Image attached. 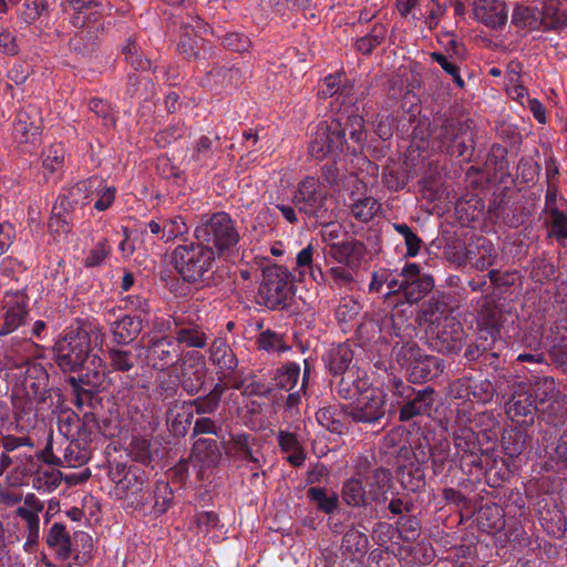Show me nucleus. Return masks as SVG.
I'll return each instance as SVG.
<instances>
[{"instance_id": "obj_41", "label": "nucleus", "mask_w": 567, "mask_h": 567, "mask_svg": "<svg viewBox=\"0 0 567 567\" xmlns=\"http://www.w3.org/2000/svg\"><path fill=\"white\" fill-rule=\"evenodd\" d=\"M143 473L138 470L128 468L121 480H116L112 473V481L116 484V493L122 498H127L130 495L141 493L144 487Z\"/></svg>"}, {"instance_id": "obj_9", "label": "nucleus", "mask_w": 567, "mask_h": 567, "mask_svg": "<svg viewBox=\"0 0 567 567\" xmlns=\"http://www.w3.org/2000/svg\"><path fill=\"white\" fill-rule=\"evenodd\" d=\"M53 360L63 372L83 367L91 352V337L82 329L66 332L53 346Z\"/></svg>"}, {"instance_id": "obj_39", "label": "nucleus", "mask_w": 567, "mask_h": 567, "mask_svg": "<svg viewBox=\"0 0 567 567\" xmlns=\"http://www.w3.org/2000/svg\"><path fill=\"white\" fill-rule=\"evenodd\" d=\"M547 405L538 410L539 417L553 425L564 424L567 420V396L561 393L546 402Z\"/></svg>"}, {"instance_id": "obj_62", "label": "nucleus", "mask_w": 567, "mask_h": 567, "mask_svg": "<svg viewBox=\"0 0 567 567\" xmlns=\"http://www.w3.org/2000/svg\"><path fill=\"white\" fill-rule=\"evenodd\" d=\"M318 422L331 433L342 434L346 430L343 422L337 419V411L332 406L321 408L316 413Z\"/></svg>"}, {"instance_id": "obj_7", "label": "nucleus", "mask_w": 567, "mask_h": 567, "mask_svg": "<svg viewBox=\"0 0 567 567\" xmlns=\"http://www.w3.org/2000/svg\"><path fill=\"white\" fill-rule=\"evenodd\" d=\"M395 360L413 383L433 379L443 371L444 367L441 359L425 354L415 342L402 344L396 350Z\"/></svg>"}, {"instance_id": "obj_2", "label": "nucleus", "mask_w": 567, "mask_h": 567, "mask_svg": "<svg viewBox=\"0 0 567 567\" xmlns=\"http://www.w3.org/2000/svg\"><path fill=\"white\" fill-rule=\"evenodd\" d=\"M421 323L431 347L441 353H457L464 342L465 331L462 323L453 316L444 313L443 305L430 301L421 311Z\"/></svg>"}, {"instance_id": "obj_33", "label": "nucleus", "mask_w": 567, "mask_h": 567, "mask_svg": "<svg viewBox=\"0 0 567 567\" xmlns=\"http://www.w3.org/2000/svg\"><path fill=\"white\" fill-rule=\"evenodd\" d=\"M209 360L213 364L218 367L223 373H230L235 371L238 365V360L233 349L229 347L226 340L221 338L215 339L210 344Z\"/></svg>"}, {"instance_id": "obj_16", "label": "nucleus", "mask_w": 567, "mask_h": 567, "mask_svg": "<svg viewBox=\"0 0 567 567\" xmlns=\"http://www.w3.org/2000/svg\"><path fill=\"white\" fill-rule=\"evenodd\" d=\"M317 95L320 99L337 96L342 104L355 105L364 97V91L355 87L344 73H336L324 78Z\"/></svg>"}, {"instance_id": "obj_60", "label": "nucleus", "mask_w": 567, "mask_h": 567, "mask_svg": "<svg viewBox=\"0 0 567 567\" xmlns=\"http://www.w3.org/2000/svg\"><path fill=\"white\" fill-rule=\"evenodd\" d=\"M396 526L404 542H415L421 535V522L416 516H400Z\"/></svg>"}, {"instance_id": "obj_29", "label": "nucleus", "mask_w": 567, "mask_h": 567, "mask_svg": "<svg viewBox=\"0 0 567 567\" xmlns=\"http://www.w3.org/2000/svg\"><path fill=\"white\" fill-rule=\"evenodd\" d=\"M254 442L255 439L248 434L235 435L227 443L226 454L234 460L254 464L252 468L261 467L257 455L258 452L252 450Z\"/></svg>"}, {"instance_id": "obj_34", "label": "nucleus", "mask_w": 567, "mask_h": 567, "mask_svg": "<svg viewBox=\"0 0 567 567\" xmlns=\"http://www.w3.org/2000/svg\"><path fill=\"white\" fill-rule=\"evenodd\" d=\"M337 384V393L344 400H355L362 392L371 389L365 379L360 375L359 369L340 375Z\"/></svg>"}, {"instance_id": "obj_11", "label": "nucleus", "mask_w": 567, "mask_h": 567, "mask_svg": "<svg viewBox=\"0 0 567 567\" xmlns=\"http://www.w3.org/2000/svg\"><path fill=\"white\" fill-rule=\"evenodd\" d=\"M341 412L355 423L374 424L385 415V395L371 388L351 403L341 405Z\"/></svg>"}, {"instance_id": "obj_56", "label": "nucleus", "mask_w": 567, "mask_h": 567, "mask_svg": "<svg viewBox=\"0 0 567 567\" xmlns=\"http://www.w3.org/2000/svg\"><path fill=\"white\" fill-rule=\"evenodd\" d=\"M382 179L390 190L398 192L405 187L409 176L402 166L388 165L383 168Z\"/></svg>"}, {"instance_id": "obj_20", "label": "nucleus", "mask_w": 567, "mask_h": 567, "mask_svg": "<svg viewBox=\"0 0 567 567\" xmlns=\"http://www.w3.org/2000/svg\"><path fill=\"white\" fill-rule=\"evenodd\" d=\"M44 509V504L34 494H27L23 504L16 509V514L25 524L27 547H34L40 537L39 514Z\"/></svg>"}, {"instance_id": "obj_43", "label": "nucleus", "mask_w": 567, "mask_h": 567, "mask_svg": "<svg viewBox=\"0 0 567 567\" xmlns=\"http://www.w3.org/2000/svg\"><path fill=\"white\" fill-rule=\"evenodd\" d=\"M476 519L478 526L484 530H499L504 526L503 509L495 503L482 506Z\"/></svg>"}, {"instance_id": "obj_25", "label": "nucleus", "mask_w": 567, "mask_h": 567, "mask_svg": "<svg viewBox=\"0 0 567 567\" xmlns=\"http://www.w3.org/2000/svg\"><path fill=\"white\" fill-rule=\"evenodd\" d=\"M323 360L327 369L334 377H339L357 369L352 364L353 351L348 343H339L332 347L327 352Z\"/></svg>"}, {"instance_id": "obj_14", "label": "nucleus", "mask_w": 567, "mask_h": 567, "mask_svg": "<svg viewBox=\"0 0 567 567\" xmlns=\"http://www.w3.org/2000/svg\"><path fill=\"white\" fill-rule=\"evenodd\" d=\"M476 324L478 330V340L488 341L494 344L501 339V330L504 323V313L497 302L484 296L478 301Z\"/></svg>"}, {"instance_id": "obj_13", "label": "nucleus", "mask_w": 567, "mask_h": 567, "mask_svg": "<svg viewBox=\"0 0 567 567\" xmlns=\"http://www.w3.org/2000/svg\"><path fill=\"white\" fill-rule=\"evenodd\" d=\"M396 392L406 401L399 411V420L406 422L419 415H429L434 404L435 391L431 386L422 390H415L410 385H404L402 381H395Z\"/></svg>"}, {"instance_id": "obj_21", "label": "nucleus", "mask_w": 567, "mask_h": 567, "mask_svg": "<svg viewBox=\"0 0 567 567\" xmlns=\"http://www.w3.org/2000/svg\"><path fill=\"white\" fill-rule=\"evenodd\" d=\"M380 452L386 456L389 463L393 462L399 467L405 466L413 451L408 444L404 431L400 427L390 430L381 440Z\"/></svg>"}, {"instance_id": "obj_10", "label": "nucleus", "mask_w": 567, "mask_h": 567, "mask_svg": "<svg viewBox=\"0 0 567 567\" xmlns=\"http://www.w3.org/2000/svg\"><path fill=\"white\" fill-rule=\"evenodd\" d=\"M327 197L328 192L319 178L306 176L298 183L292 203L300 213L323 223L329 218L326 207Z\"/></svg>"}, {"instance_id": "obj_5", "label": "nucleus", "mask_w": 567, "mask_h": 567, "mask_svg": "<svg viewBox=\"0 0 567 567\" xmlns=\"http://www.w3.org/2000/svg\"><path fill=\"white\" fill-rule=\"evenodd\" d=\"M295 295L293 277L290 271L278 265L262 269V281L258 290V302L268 309L288 307Z\"/></svg>"}, {"instance_id": "obj_44", "label": "nucleus", "mask_w": 567, "mask_h": 567, "mask_svg": "<svg viewBox=\"0 0 567 567\" xmlns=\"http://www.w3.org/2000/svg\"><path fill=\"white\" fill-rule=\"evenodd\" d=\"M106 354L112 371L127 373L136 365V357L130 350L111 347L107 348Z\"/></svg>"}, {"instance_id": "obj_47", "label": "nucleus", "mask_w": 567, "mask_h": 567, "mask_svg": "<svg viewBox=\"0 0 567 567\" xmlns=\"http://www.w3.org/2000/svg\"><path fill=\"white\" fill-rule=\"evenodd\" d=\"M534 390V398L540 404L557 398L563 392L557 388L556 381L553 377H536L532 383Z\"/></svg>"}, {"instance_id": "obj_22", "label": "nucleus", "mask_w": 567, "mask_h": 567, "mask_svg": "<svg viewBox=\"0 0 567 567\" xmlns=\"http://www.w3.org/2000/svg\"><path fill=\"white\" fill-rule=\"evenodd\" d=\"M329 256L338 264L344 265L352 270H358L367 255L365 245L358 239H348L340 243L329 244Z\"/></svg>"}, {"instance_id": "obj_55", "label": "nucleus", "mask_w": 567, "mask_h": 567, "mask_svg": "<svg viewBox=\"0 0 567 567\" xmlns=\"http://www.w3.org/2000/svg\"><path fill=\"white\" fill-rule=\"evenodd\" d=\"M256 344L259 350L265 351L286 352L290 350V346L286 344L284 336L270 329H267L259 333L256 340Z\"/></svg>"}, {"instance_id": "obj_54", "label": "nucleus", "mask_w": 567, "mask_h": 567, "mask_svg": "<svg viewBox=\"0 0 567 567\" xmlns=\"http://www.w3.org/2000/svg\"><path fill=\"white\" fill-rule=\"evenodd\" d=\"M308 498L317 505V508L326 514H331L339 504L337 494L327 495L322 487H310L307 491Z\"/></svg>"}, {"instance_id": "obj_49", "label": "nucleus", "mask_w": 567, "mask_h": 567, "mask_svg": "<svg viewBox=\"0 0 567 567\" xmlns=\"http://www.w3.org/2000/svg\"><path fill=\"white\" fill-rule=\"evenodd\" d=\"M90 364L93 365V369L92 370L87 369V371L83 375H81L78 380L80 381V384L82 383V384L89 385L91 388L97 389V388L102 386L106 380L107 365L97 355L92 357Z\"/></svg>"}, {"instance_id": "obj_59", "label": "nucleus", "mask_w": 567, "mask_h": 567, "mask_svg": "<svg viewBox=\"0 0 567 567\" xmlns=\"http://www.w3.org/2000/svg\"><path fill=\"white\" fill-rule=\"evenodd\" d=\"M174 498L173 489L167 482L159 481L154 489L153 511L156 515H163L172 506Z\"/></svg>"}, {"instance_id": "obj_27", "label": "nucleus", "mask_w": 567, "mask_h": 567, "mask_svg": "<svg viewBox=\"0 0 567 567\" xmlns=\"http://www.w3.org/2000/svg\"><path fill=\"white\" fill-rule=\"evenodd\" d=\"M207 368L202 357L194 363L181 365V384L190 395L198 393L205 385Z\"/></svg>"}, {"instance_id": "obj_32", "label": "nucleus", "mask_w": 567, "mask_h": 567, "mask_svg": "<svg viewBox=\"0 0 567 567\" xmlns=\"http://www.w3.org/2000/svg\"><path fill=\"white\" fill-rule=\"evenodd\" d=\"M143 329L140 316H123L112 324V334L117 344H128L134 341Z\"/></svg>"}, {"instance_id": "obj_3", "label": "nucleus", "mask_w": 567, "mask_h": 567, "mask_svg": "<svg viewBox=\"0 0 567 567\" xmlns=\"http://www.w3.org/2000/svg\"><path fill=\"white\" fill-rule=\"evenodd\" d=\"M472 422L471 412L457 409L453 423V445L455 460L463 472L472 473L473 468L482 470V456L484 454L480 433L475 432L468 423Z\"/></svg>"}, {"instance_id": "obj_58", "label": "nucleus", "mask_w": 567, "mask_h": 567, "mask_svg": "<svg viewBox=\"0 0 567 567\" xmlns=\"http://www.w3.org/2000/svg\"><path fill=\"white\" fill-rule=\"evenodd\" d=\"M99 427L95 415L93 413H84L81 417V423H79L75 430V437L72 439L90 446V443L93 441V435L96 434Z\"/></svg>"}, {"instance_id": "obj_17", "label": "nucleus", "mask_w": 567, "mask_h": 567, "mask_svg": "<svg viewBox=\"0 0 567 567\" xmlns=\"http://www.w3.org/2000/svg\"><path fill=\"white\" fill-rule=\"evenodd\" d=\"M399 277H403L404 291L403 301L408 303H416L429 295L434 287L432 276L422 274L419 265L414 262L406 264Z\"/></svg>"}, {"instance_id": "obj_50", "label": "nucleus", "mask_w": 567, "mask_h": 567, "mask_svg": "<svg viewBox=\"0 0 567 567\" xmlns=\"http://www.w3.org/2000/svg\"><path fill=\"white\" fill-rule=\"evenodd\" d=\"M385 35V27L383 24H374L368 34L357 40L355 49L358 52L369 55L384 41Z\"/></svg>"}, {"instance_id": "obj_18", "label": "nucleus", "mask_w": 567, "mask_h": 567, "mask_svg": "<svg viewBox=\"0 0 567 567\" xmlns=\"http://www.w3.org/2000/svg\"><path fill=\"white\" fill-rule=\"evenodd\" d=\"M43 121L39 107L27 105L20 110L13 122V135L21 144L35 143L40 140Z\"/></svg>"}, {"instance_id": "obj_28", "label": "nucleus", "mask_w": 567, "mask_h": 567, "mask_svg": "<svg viewBox=\"0 0 567 567\" xmlns=\"http://www.w3.org/2000/svg\"><path fill=\"white\" fill-rule=\"evenodd\" d=\"M540 23L548 30L567 27V0H542Z\"/></svg>"}, {"instance_id": "obj_52", "label": "nucleus", "mask_w": 567, "mask_h": 567, "mask_svg": "<svg viewBox=\"0 0 567 567\" xmlns=\"http://www.w3.org/2000/svg\"><path fill=\"white\" fill-rule=\"evenodd\" d=\"M193 455L208 464H215L220 458V451L216 440L198 439L193 444Z\"/></svg>"}, {"instance_id": "obj_42", "label": "nucleus", "mask_w": 567, "mask_h": 567, "mask_svg": "<svg viewBox=\"0 0 567 567\" xmlns=\"http://www.w3.org/2000/svg\"><path fill=\"white\" fill-rule=\"evenodd\" d=\"M341 497L343 502L352 507L367 506L370 501L361 480L349 478L344 482Z\"/></svg>"}, {"instance_id": "obj_37", "label": "nucleus", "mask_w": 567, "mask_h": 567, "mask_svg": "<svg viewBox=\"0 0 567 567\" xmlns=\"http://www.w3.org/2000/svg\"><path fill=\"white\" fill-rule=\"evenodd\" d=\"M430 458L434 475L446 473L450 464L456 461L455 456H451V445L447 439H440L431 446Z\"/></svg>"}, {"instance_id": "obj_24", "label": "nucleus", "mask_w": 567, "mask_h": 567, "mask_svg": "<svg viewBox=\"0 0 567 567\" xmlns=\"http://www.w3.org/2000/svg\"><path fill=\"white\" fill-rule=\"evenodd\" d=\"M466 256L468 264L480 271L492 267L497 259L494 245L484 237H478L468 243Z\"/></svg>"}, {"instance_id": "obj_1", "label": "nucleus", "mask_w": 567, "mask_h": 567, "mask_svg": "<svg viewBox=\"0 0 567 567\" xmlns=\"http://www.w3.org/2000/svg\"><path fill=\"white\" fill-rule=\"evenodd\" d=\"M367 141L363 117L349 115L346 123L340 120L326 121L318 125L309 144V154L316 159L337 157L344 151L361 153Z\"/></svg>"}, {"instance_id": "obj_51", "label": "nucleus", "mask_w": 567, "mask_h": 567, "mask_svg": "<svg viewBox=\"0 0 567 567\" xmlns=\"http://www.w3.org/2000/svg\"><path fill=\"white\" fill-rule=\"evenodd\" d=\"M350 209L355 219L368 223L372 220L373 217L378 214V212L381 209V205L375 198L365 196L363 198L357 199L350 206Z\"/></svg>"}, {"instance_id": "obj_30", "label": "nucleus", "mask_w": 567, "mask_h": 567, "mask_svg": "<svg viewBox=\"0 0 567 567\" xmlns=\"http://www.w3.org/2000/svg\"><path fill=\"white\" fill-rule=\"evenodd\" d=\"M367 494L370 503H384L386 493L392 486V473L385 467L375 468L371 476L365 478Z\"/></svg>"}, {"instance_id": "obj_15", "label": "nucleus", "mask_w": 567, "mask_h": 567, "mask_svg": "<svg viewBox=\"0 0 567 567\" xmlns=\"http://www.w3.org/2000/svg\"><path fill=\"white\" fill-rule=\"evenodd\" d=\"M146 350L152 368L157 371L174 367L183 353L175 339L168 336L150 338Z\"/></svg>"}, {"instance_id": "obj_57", "label": "nucleus", "mask_w": 567, "mask_h": 567, "mask_svg": "<svg viewBox=\"0 0 567 567\" xmlns=\"http://www.w3.org/2000/svg\"><path fill=\"white\" fill-rule=\"evenodd\" d=\"M193 414L190 412L174 413L173 409H168L166 413V422L169 432L174 436H185L192 424Z\"/></svg>"}, {"instance_id": "obj_26", "label": "nucleus", "mask_w": 567, "mask_h": 567, "mask_svg": "<svg viewBox=\"0 0 567 567\" xmlns=\"http://www.w3.org/2000/svg\"><path fill=\"white\" fill-rule=\"evenodd\" d=\"M45 544L61 560H66L73 554L72 539L66 526L53 523L45 534Z\"/></svg>"}, {"instance_id": "obj_31", "label": "nucleus", "mask_w": 567, "mask_h": 567, "mask_svg": "<svg viewBox=\"0 0 567 567\" xmlns=\"http://www.w3.org/2000/svg\"><path fill=\"white\" fill-rule=\"evenodd\" d=\"M59 452L61 454V466L80 467L91 458L90 446H86L73 439H63Z\"/></svg>"}, {"instance_id": "obj_63", "label": "nucleus", "mask_w": 567, "mask_h": 567, "mask_svg": "<svg viewBox=\"0 0 567 567\" xmlns=\"http://www.w3.org/2000/svg\"><path fill=\"white\" fill-rule=\"evenodd\" d=\"M122 52L125 55V60L135 70L146 71L151 69V60L143 58L142 52L134 40L130 39L127 44L123 47Z\"/></svg>"}, {"instance_id": "obj_12", "label": "nucleus", "mask_w": 567, "mask_h": 567, "mask_svg": "<svg viewBox=\"0 0 567 567\" xmlns=\"http://www.w3.org/2000/svg\"><path fill=\"white\" fill-rule=\"evenodd\" d=\"M28 296L24 287L8 289L1 299L2 323L0 324V336H7L23 326L28 318Z\"/></svg>"}, {"instance_id": "obj_46", "label": "nucleus", "mask_w": 567, "mask_h": 567, "mask_svg": "<svg viewBox=\"0 0 567 567\" xmlns=\"http://www.w3.org/2000/svg\"><path fill=\"white\" fill-rule=\"evenodd\" d=\"M369 547L368 536L355 527H350L343 535L341 548L350 555H363Z\"/></svg>"}, {"instance_id": "obj_6", "label": "nucleus", "mask_w": 567, "mask_h": 567, "mask_svg": "<svg viewBox=\"0 0 567 567\" xmlns=\"http://www.w3.org/2000/svg\"><path fill=\"white\" fill-rule=\"evenodd\" d=\"M441 150L449 155L470 161L475 151V124L471 118H446L436 133Z\"/></svg>"}, {"instance_id": "obj_19", "label": "nucleus", "mask_w": 567, "mask_h": 567, "mask_svg": "<svg viewBox=\"0 0 567 567\" xmlns=\"http://www.w3.org/2000/svg\"><path fill=\"white\" fill-rule=\"evenodd\" d=\"M505 412L513 422L529 426L534 423L538 408L534 395L528 390L519 389L506 402Z\"/></svg>"}, {"instance_id": "obj_38", "label": "nucleus", "mask_w": 567, "mask_h": 567, "mask_svg": "<svg viewBox=\"0 0 567 567\" xmlns=\"http://www.w3.org/2000/svg\"><path fill=\"white\" fill-rule=\"evenodd\" d=\"M13 454L14 470L24 476H31L39 471V457L37 455L35 443L31 437V449L19 446Z\"/></svg>"}, {"instance_id": "obj_48", "label": "nucleus", "mask_w": 567, "mask_h": 567, "mask_svg": "<svg viewBox=\"0 0 567 567\" xmlns=\"http://www.w3.org/2000/svg\"><path fill=\"white\" fill-rule=\"evenodd\" d=\"M300 377V367L295 362H287L279 367L275 373L276 386L285 391H292Z\"/></svg>"}, {"instance_id": "obj_36", "label": "nucleus", "mask_w": 567, "mask_h": 567, "mask_svg": "<svg viewBox=\"0 0 567 567\" xmlns=\"http://www.w3.org/2000/svg\"><path fill=\"white\" fill-rule=\"evenodd\" d=\"M0 445L3 449L2 453L0 454V476H2L10 466H14V458L12 453L17 452L19 446H28L31 449V436H17L7 434L2 436Z\"/></svg>"}, {"instance_id": "obj_64", "label": "nucleus", "mask_w": 567, "mask_h": 567, "mask_svg": "<svg viewBox=\"0 0 567 567\" xmlns=\"http://www.w3.org/2000/svg\"><path fill=\"white\" fill-rule=\"evenodd\" d=\"M545 224L550 227V235L558 240L567 238V215L564 212L553 209L546 215Z\"/></svg>"}, {"instance_id": "obj_53", "label": "nucleus", "mask_w": 567, "mask_h": 567, "mask_svg": "<svg viewBox=\"0 0 567 567\" xmlns=\"http://www.w3.org/2000/svg\"><path fill=\"white\" fill-rule=\"evenodd\" d=\"M81 195L82 189L80 186L70 188L65 194H62L58 197L53 205L52 212L56 215H65L66 217H70V215L79 205V198Z\"/></svg>"}, {"instance_id": "obj_40", "label": "nucleus", "mask_w": 567, "mask_h": 567, "mask_svg": "<svg viewBox=\"0 0 567 567\" xmlns=\"http://www.w3.org/2000/svg\"><path fill=\"white\" fill-rule=\"evenodd\" d=\"M532 437L526 431L514 429L502 436V446L505 454L509 457L520 455L527 447L530 446Z\"/></svg>"}, {"instance_id": "obj_23", "label": "nucleus", "mask_w": 567, "mask_h": 567, "mask_svg": "<svg viewBox=\"0 0 567 567\" xmlns=\"http://www.w3.org/2000/svg\"><path fill=\"white\" fill-rule=\"evenodd\" d=\"M474 16L485 25L497 29L507 21L506 4L502 0H476Z\"/></svg>"}, {"instance_id": "obj_61", "label": "nucleus", "mask_w": 567, "mask_h": 567, "mask_svg": "<svg viewBox=\"0 0 567 567\" xmlns=\"http://www.w3.org/2000/svg\"><path fill=\"white\" fill-rule=\"evenodd\" d=\"M128 453L132 458L142 464H148L152 461L151 441L143 436H133Z\"/></svg>"}, {"instance_id": "obj_35", "label": "nucleus", "mask_w": 567, "mask_h": 567, "mask_svg": "<svg viewBox=\"0 0 567 567\" xmlns=\"http://www.w3.org/2000/svg\"><path fill=\"white\" fill-rule=\"evenodd\" d=\"M227 388L228 384L224 381V378H219V382L214 385L208 394L192 400L189 405L195 409L197 414H212L218 409Z\"/></svg>"}, {"instance_id": "obj_4", "label": "nucleus", "mask_w": 567, "mask_h": 567, "mask_svg": "<svg viewBox=\"0 0 567 567\" xmlns=\"http://www.w3.org/2000/svg\"><path fill=\"white\" fill-rule=\"evenodd\" d=\"M215 261L214 249L198 240L178 245L172 254V262L186 282L204 279V276L213 269Z\"/></svg>"}, {"instance_id": "obj_8", "label": "nucleus", "mask_w": 567, "mask_h": 567, "mask_svg": "<svg viewBox=\"0 0 567 567\" xmlns=\"http://www.w3.org/2000/svg\"><path fill=\"white\" fill-rule=\"evenodd\" d=\"M195 237L207 247L216 248L220 254L239 241V233L227 213L218 212L202 219L195 229Z\"/></svg>"}, {"instance_id": "obj_45", "label": "nucleus", "mask_w": 567, "mask_h": 567, "mask_svg": "<svg viewBox=\"0 0 567 567\" xmlns=\"http://www.w3.org/2000/svg\"><path fill=\"white\" fill-rule=\"evenodd\" d=\"M174 339L178 346L203 349L207 344L208 336L199 326H189L177 329Z\"/></svg>"}]
</instances>
